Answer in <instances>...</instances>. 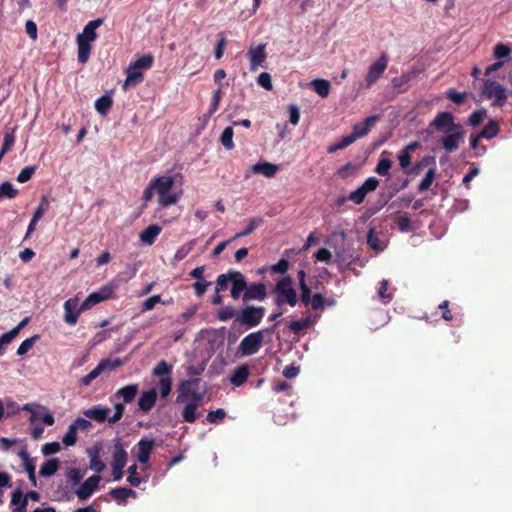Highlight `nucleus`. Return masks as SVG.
Here are the masks:
<instances>
[{
  "label": "nucleus",
  "instance_id": "obj_1",
  "mask_svg": "<svg viewBox=\"0 0 512 512\" xmlns=\"http://www.w3.org/2000/svg\"><path fill=\"white\" fill-rule=\"evenodd\" d=\"M231 283L230 295L234 300H238L246 288V278L235 270H229L227 273L220 274L216 279L215 292L225 291Z\"/></svg>",
  "mask_w": 512,
  "mask_h": 512
},
{
  "label": "nucleus",
  "instance_id": "obj_2",
  "mask_svg": "<svg viewBox=\"0 0 512 512\" xmlns=\"http://www.w3.org/2000/svg\"><path fill=\"white\" fill-rule=\"evenodd\" d=\"M293 281L290 276H285L277 281L272 289V293L276 295L274 303L281 307L288 304L291 307L296 306L298 302L297 292L292 287Z\"/></svg>",
  "mask_w": 512,
  "mask_h": 512
},
{
  "label": "nucleus",
  "instance_id": "obj_3",
  "mask_svg": "<svg viewBox=\"0 0 512 512\" xmlns=\"http://www.w3.org/2000/svg\"><path fill=\"white\" fill-rule=\"evenodd\" d=\"M150 182L159 196L160 206L168 207L177 203L179 199L178 194L171 192L174 185V178L172 176H159L153 178Z\"/></svg>",
  "mask_w": 512,
  "mask_h": 512
},
{
  "label": "nucleus",
  "instance_id": "obj_4",
  "mask_svg": "<svg viewBox=\"0 0 512 512\" xmlns=\"http://www.w3.org/2000/svg\"><path fill=\"white\" fill-rule=\"evenodd\" d=\"M277 324L265 329V331L273 333ZM264 342V330H258L246 335L238 346V353L241 356H251L256 354Z\"/></svg>",
  "mask_w": 512,
  "mask_h": 512
},
{
  "label": "nucleus",
  "instance_id": "obj_5",
  "mask_svg": "<svg viewBox=\"0 0 512 512\" xmlns=\"http://www.w3.org/2000/svg\"><path fill=\"white\" fill-rule=\"evenodd\" d=\"M244 305L237 314L236 321L246 328L258 326L265 315V308L263 306Z\"/></svg>",
  "mask_w": 512,
  "mask_h": 512
},
{
  "label": "nucleus",
  "instance_id": "obj_6",
  "mask_svg": "<svg viewBox=\"0 0 512 512\" xmlns=\"http://www.w3.org/2000/svg\"><path fill=\"white\" fill-rule=\"evenodd\" d=\"M429 165H431L432 167L429 168L425 177L422 179V181L418 185V190L420 192L427 191L431 187V185L435 179V176H436L435 158L433 156H426L420 162H418L413 168H411L410 171H407L408 173H416L417 174L419 172V170L421 169V167L429 166Z\"/></svg>",
  "mask_w": 512,
  "mask_h": 512
},
{
  "label": "nucleus",
  "instance_id": "obj_7",
  "mask_svg": "<svg viewBox=\"0 0 512 512\" xmlns=\"http://www.w3.org/2000/svg\"><path fill=\"white\" fill-rule=\"evenodd\" d=\"M483 94L488 99H494L493 104L502 107L507 100L506 89L496 81L487 80L483 86Z\"/></svg>",
  "mask_w": 512,
  "mask_h": 512
},
{
  "label": "nucleus",
  "instance_id": "obj_8",
  "mask_svg": "<svg viewBox=\"0 0 512 512\" xmlns=\"http://www.w3.org/2000/svg\"><path fill=\"white\" fill-rule=\"evenodd\" d=\"M242 302L247 304L252 300L263 301L267 297V289L264 283H251L246 282V288L242 292Z\"/></svg>",
  "mask_w": 512,
  "mask_h": 512
},
{
  "label": "nucleus",
  "instance_id": "obj_9",
  "mask_svg": "<svg viewBox=\"0 0 512 512\" xmlns=\"http://www.w3.org/2000/svg\"><path fill=\"white\" fill-rule=\"evenodd\" d=\"M114 293L113 286L105 285L99 291L89 294V296L81 303V310H89L93 306L110 299Z\"/></svg>",
  "mask_w": 512,
  "mask_h": 512
},
{
  "label": "nucleus",
  "instance_id": "obj_10",
  "mask_svg": "<svg viewBox=\"0 0 512 512\" xmlns=\"http://www.w3.org/2000/svg\"><path fill=\"white\" fill-rule=\"evenodd\" d=\"M64 322L70 326L76 325L79 316L85 310H81L78 297H71L64 302Z\"/></svg>",
  "mask_w": 512,
  "mask_h": 512
},
{
  "label": "nucleus",
  "instance_id": "obj_11",
  "mask_svg": "<svg viewBox=\"0 0 512 512\" xmlns=\"http://www.w3.org/2000/svg\"><path fill=\"white\" fill-rule=\"evenodd\" d=\"M388 64V56L382 54L375 62H373L367 72L366 81L368 85L375 83L384 73Z\"/></svg>",
  "mask_w": 512,
  "mask_h": 512
},
{
  "label": "nucleus",
  "instance_id": "obj_12",
  "mask_svg": "<svg viewBox=\"0 0 512 512\" xmlns=\"http://www.w3.org/2000/svg\"><path fill=\"white\" fill-rule=\"evenodd\" d=\"M100 481L101 476L99 475H92L87 478L75 492L78 499L80 501L88 499L98 489Z\"/></svg>",
  "mask_w": 512,
  "mask_h": 512
},
{
  "label": "nucleus",
  "instance_id": "obj_13",
  "mask_svg": "<svg viewBox=\"0 0 512 512\" xmlns=\"http://www.w3.org/2000/svg\"><path fill=\"white\" fill-rule=\"evenodd\" d=\"M103 24L102 18H97L92 21H89L82 33L78 34L76 37V42H84L86 44H90L97 38L96 29Z\"/></svg>",
  "mask_w": 512,
  "mask_h": 512
},
{
  "label": "nucleus",
  "instance_id": "obj_14",
  "mask_svg": "<svg viewBox=\"0 0 512 512\" xmlns=\"http://www.w3.org/2000/svg\"><path fill=\"white\" fill-rule=\"evenodd\" d=\"M369 130H354V132L348 136L343 137L341 140L331 144L327 147L328 153H334L340 149H344L347 146L354 143L358 138H361L365 135H367Z\"/></svg>",
  "mask_w": 512,
  "mask_h": 512
},
{
  "label": "nucleus",
  "instance_id": "obj_15",
  "mask_svg": "<svg viewBox=\"0 0 512 512\" xmlns=\"http://www.w3.org/2000/svg\"><path fill=\"white\" fill-rule=\"evenodd\" d=\"M155 446V440L151 438H142L137 443V459L141 464H148L151 452Z\"/></svg>",
  "mask_w": 512,
  "mask_h": 512
},
{
  "label": "nucleus",
  "instance_id": "obj_16",
  "mask_svg": "<svg viewBox=\"0 0 512 512\" xmlns=\"http://www.w3.org/2000/svg\"><path fill=\"white\" fill-rule=\"evenodd\" d=\"M200 383V378H191L181 381L179 384L176 401L178 403L186 401L188 399V393H191L193 390H197Z\"/></svg>",
  "mask_w": 512,
  "mask_h": 512
},
{
  "label": "nucleus",
  "instance_id": "obj_17",
  "mask_svg": "<svg viewBox=\"0 0 512 512\" xmlns=\"http://www.w3.org/2000/svg\"><path fill=\"white\" fill-rule=\"evenodd\" d=\"M428 128H461V125H456L453 114L445 111L438 113Z\"/></svg>",
  "mask_w": 512,
  "mask_h": 512
},
{
  "label": "nucleus",
  "instance_id": "obj_18",
  "mask_svg": "<svg viewBox=\"0 0 512 512\" xmlns=\"http://www.w3.org/2000/svg\"><path fill=\"white\" fill-rule=\"evenodd\" d=\"M29 322V318H24L16 327L0 336V356L4 354L5 346L10 344L16 338L20 330L25 327Z\"/></svg>",
  "mask_w": 512,
  "mask_h": 512
},
{
  "label": "nucleus",
  "instance_id": "obj_19",
  "mask_svg": "<svg viewBox=\"0 0 512 512\" xmlns=\"http://www.w3.org/2000/svg\"><path fill=\"white\" fill-rule=\"evenodd\" d=\"M311 293L312 292L310 288L308 289V295L304 300L302 298V294L300 295V300L302 304L305 307H311V309L314 311L323 309L325 306L326 298L320 293H316L313 296L311 295Z\"/></svg>",
  "mask_w": 512,
  "mask_h": 512
},
{
  "label": "nucleus",
  "instance_id": "obj_20",
  "mask_svg": "<svg viewBox=\"0 0 512 512\" xmlns=\"http://www.w3.org/2000/svg\"><path fill=\"white\" fill-rule=\"evenodd\" d=\"M157 392L155 388L144 391L138 399L139 409L143 412H149L156 403Z\"/></svg>",
  "mask_w": 512,
  "mask_h": 512
},
{
  "label": "nucleus",
  "instance_id": "obj_21",
  "mask_svg": "<svg viewBox=\"0 0 512 512\" xmlns=\"http://www.w3.org/2000/svg\"><path fill=\"white\" fill-rule=\"evenodd\" d=\"M110 409L108 407H102L100 405L93 406L83 412V414L98 423H103L106 420L108 421V414Z\"/></svg>",
  "mask_w": 512,
  "mask_h": 512
},
{
  "label": "nucleus",
  "instance_id": "obj_22",
  "mask_svg": "<svg viewBox=\"0 0 512 512\" xmlns=\"http://www.w3.org/2000/svg\"><path fill=\"white\" fill-rule=\"evenodd\" d=\"M128 459V454L124 449L120 440L114 444V451L112 455L111 466L125 467Z\"/></svg>",
  "mask_w": 512,
  "mask_h": 512
},
{
  "label": "nucleus",
  "instance_id": "obj_23",
  "mask_svg": "<svg viewBox=\"0 0 512 512\" xmlns=\"http://www.w3.org/2000/svg\"><path fill=\"white\" fill-rule=\"evenodd\" d=\"M139 385L138 384H129L120 389H118L113 397L114 398H122L124 403H130L134 400L136 395L138 394Z\"/></svg>",
  "mask_w": 512,
  "mask_h": 512
},
{
  "label": "nucleus",
  "instance_id": "obj_24",
  "mask_svg": "<svg viewBox=\"0 0 512 512\" xmlns=\"http://www.w3.org/2000/svg\"><path fill=\"white\" fill-rule=\"evenodd\" d=\"M10 505L13 507L12 512H26L28 501L20 489H16L11 494Z\"/></svg>",
  "mask_w": 512,
  "mask_h": 512
},
{
  "label": "nucleus",
  "instance_id": "obj_25",
  "mask_svg": "<svg viewBox=\"0 0 512 512\" xmlns=\"http://www.w3.org/2000/svg\"><path fill=\"white\" fill-rule=\"evenodd\" d=\"M250 375V370L248 365L242 364L238 366L230 376V382L235 386L239 387L243 385Z\"/></svg>",
  "mask_w": 512,
  "mask_h": 512
},
{
  "label": "nucleus",
  "instance_id": "obj_26",
  "mask_svg": "<svg viewBox=\"0 0 512 512\" xmlns=\"http://www.w3.org/2000/svg\"><path fill=\"white\" fill-rule=\"evenodd\" d=\"M463 138H464V131L463 132L457 131L456 133L448 134L442 138L443 148L447 152H452L459 147V144L461 141H463Z\"/></svg>",
  "mask_w": 512,
  "mask_h": 512
},
{
  "label": "nucleus",
  "instance_id": "obj_27",
  "mask_svg": "<svg viewBox=\"0 0 512 512\" xmlns=\"http://www.w3.org/2000/svg\"><path fill=\"white\" fill-rule=\"evenodd\" d=\"M143 73L140 69H136L134 66L129 64L126 69V79L124 82V89L130 86H135L143 81Z\"/></svg>",
  "mask_w": 512,
  "mask_h": 512
},
{
  "label": "nucleus",
  "instance_id": "obj_28",
  "mask_svg": "<svg viewBox=\"0 0 512 512\" xmlns=\"http://www.w3.org/2000/svg\"><path fill=\"white\" fill-rule=\"evenodd\" d=\"M248 55L250 58V66L251 70H256V68L264 62L266 58L265 46L259 45L255 48H252L248 51Z\"/></svg>",
  "mask_w": 512,
  "mask_h": 512
},
{
  "label": "nucleus",
  "instance_id": "obj_29",
  "mask_svg": "<svg viewBox=\"0 0 512 512\" xmlns=\"http://www.w3.org/2000/svg\"><path fill=\"white\" fill-rule=\"evenodd\" d=\"M254 174H262L266 177H273L278 171V166L269 162H258L251 168Z\"/></svg>",
  "mask_w": 512,
  "mask_h": 512
},
{
  "label": "nucleus",
  "instance_id": "obj_30",
  "mask_svg": "<svg viewBox=\"0 0 512 512\" xmlns=\"http://www.w3.org/2000/svg\"><path fill=\"white\" fill-rule=\"evenodd\" d=\"M162 229L157 224L149 225L146 229H144L140 234V240L148 245H152L158 235L161 233Z\"/></svg>",
  "mask_w": 512,
  "mask_h": 512
},
{
  "label": "nucleus",
  "instance_id": "obj_31",
  "mask_svg": "<svg viewBox=\"0 0 512 512\" xmlns=\"http://www.w3.org/2000/svg\"><path fill=\"white\" fill-rule=\"evenodd\" d=\"M60 461L57 458L46 460L40 467L39 474L42 477L53 476L59 469Z\"/></svg>",
  "mask_w": 512,
  "mask_h": 512
},
{
  "label": "nucleus",
  "instance_id": "obj_32",
  "mask_svg": "<svg viewBox=\"0 0 512 512\" xmlns=\"http://www.w3.org/2000/svg\"><path fill=\"white\" fill-rule=\"evenodd\" d=\"M109 494L113 499L119 502L126 501L129 497L135 498L137 496L136 492L130 488L126 487H118L112 489Z\"/></svg>",
  "mask_w": 512,
  "mask_h": 512
},
{
  "label": "nucleus",
  "instance_id": "obj_33",
  "mask_svg": "<svg viewBox=\"0 0 512 512\" xmlns=\"http://www.w3.org/2000/svg\"><path fill=\"white\" fill-rule=\"evenodd\" d=\"M127 362V359H120V358H115V359H103L101 360L99 363H98V367H102L101 368V372H111L113 370H115L116 368L126 364Z\"/></svg>",
  "mask_w": 512,
  "mask_h": 512
},
{
  "label": "nucleus",
  "instance_id": "obj_34",
  "mask_svg": "<svg viewBox=\"0 0 512 512\" xmlns=\"http://www.w3.org/2000/svg\"><path fill=\"white\" fill-rule=\"evenodd\" d=\"M263 222H264L263 219L260 217H255V218L250 219L246 228L244 230H242L241 232L236 233L231 238V240H236L238 238L250 235L256 228L261 226L263 224Z\"/></svg>",
  "mask_w": 512,
  "mask_h": 512
},
{
  "label": "nucleus",
  "instance_id": "obj_35",
  "mask_svg": "<svg viewBox=\"0 0 512 512\" xmlns=\"http://www.w3.org/2000/svg\"><path fill=\"white\" fill-rule=\"evenodd\" d=\"M314 91L321 97H327L330 91V82L325 79H315L311 82Z\"/></svg>",
  "mask_w": 512,
  "mask_h": 512
},
{
  "label": "nucleus",
  "instance_id": "obj_36",
  "mask_svg": "<svg viewBox=\"0 0 512 512\" xmlns=\"http://www.w3.org/2000/svg\"><path fill=\"white\" fill-rule=\"evenodd\" d=\"M154 62V57L152 54H145L141 57H138L136 60L131 61L130 64L134 66L136 69L147 70L152 67Z\"/></svg>",
  "mask_w": 512,
  "mask_h": 512
},
{
  "label": "nucleus",
  "instance_id": "obj_37",
  "mask_svg": "<svg viewBox=\"0 0 512 512\" xmlns=\"http://www.w3.org/2000/svg\"><path fill=\"white\" fill-rule=\"evenodd\" d=\"M312 323V320L310 317H306L301 320H293L290 321L288 324V328L294 333V334H300L302 331L310 327Z\"/></svg>",
  "mask_w": 512,
  "mask_h": 512
},
{
  "label": "nucleus",
  "instance_id": "obj_38",
  "mask_svg": "<svg viewBox=\"0 0 512 512\" xmlns=\"http://www.w3.org/2000/svg\"><path fill=\"white\" fill-rule=\"evenodd\" d=\"M198 407L195 403H187L182 412V418L187 423H194L198 417Z\"/></svg>",
  "mask_w": 512,
  "mask_h": 512
},
{
  "label": "nucleus",
  "instance_id": "obj_39",
  "mask_svg": "<svg viewBox=\"0 0 512 512\" xmlns=\"http://www.w3.org/2000/svg\"><path fill=\"white\" fill-rule=\"evenodd\" d=\"M111 106L112 98L108 95L99 97L95 102L96 110L102 115H105L110 110Z\"/></svg>",
  "mask_w": 512,
  "mask_h": 512
},
{
  "label": "nucleus",
  "instance_id": "obj_40",
  "mask_svg": "<svg viewBox=\"0 0 512 512\" xmlns=\"http://www.w3.org/2000/svg\"><path fill=\"white\" fill-rule=\"evenodd\" d=\"M90 469L96 473H101L105 469V463L99 457V450L90 452Z\"/></svg>",
  "mask_w": 512,
  "mask_h": 512
},
{
  "label": "nucleus",
  "instance_id": "obj_41",
  "mask_svg": "<svg viewBox=\"0 0 512 512\" xmlns=\"http://www.w3.org/2000/svg\"><path fill=\"white\" fill-rule=\"evenodd\" d=\"M153 374L162 377H171L172 366L169 365L165 360H161L153 368Z\"/></svg>",
  "mask_w": 512,
  "mask_h": 512
},
{
  "label": "nucleus",
  "instance_id": "obj_42",
  "mask_svg": "<svg viewBox=\"0 0 512 512\" xmlns=\"http://www.w3.org/2000/svg\"><path fill=\"white\" fill-rule=\"evenodd\" d=\"M499 130H481V133L478 136H471L470 145L473 149H478L479 140L481 138L491 139L494 138L498 134Z\"/></svg>",
  "mask_w": 512,
  "mask_h": 512
},
{
  "label": "nucleus",
  "instance_id": "obj_43",
  "mask_svg": "<svg viewBox=\"0 0 512 512\" xmlns=\"http://www.w3.org/2000/svg\"><path fill=\"white\" fill-rule=\"evenodd\" d=\"M367 244L369 247L377 252L383 251L384 245L379 240V238L376 236L375 231L373 228L369 229L367 233Z\"/></svg>",
  "mask_w": 512,
  "mask_h": 512
},
{
  "label": "nucleus",
  "instance_id": "obj_44",
  "mask_svg": "<svg viewBox=\"0 0 512 512\" xmlns=\"http://www.w3.org/2000/svg\"><path fill=\"white\" fill-rule=\"evenodd\" d=\"M39 335H33L30 338L25 339L18 347L17 349V355L23 356L25 355L33 346L34 344L39 340Z\"/></svg>",
  "mask_w": 512,
  "mask_h": 512
},
{
  "label": "nucleus",
  "instance_id": "obj_45",
  "mask_svg": "<svg viewBox=\"0 0 512 512\" xmlns=\"http://www.w3.org/2000/svg\"><path fill=\"white\" fill-rule=\"evenodd\" d=\"M395 223L397 225V228L401 232H411L413 231V225L411 219L406 215H399L395 219Z\"/></svg>",
  "mask_w": 512,
  "mask_h": 512
},
{
  "label": "nucleus",
  "instance_id": "obj_46",
  "mask_svg": "<svg viewBox=\"0 0 512 512\" xmlns=\"http://www.w3.org/2000/svg\"><path fill=\"white\" fill-rule=\"evenodd\" d=\"M18 194V190L14 188V186L6 181V182H3L1 185H0V199L1 198H8V199H12V198H15Z\"/></svg>",
  "mask_w": 512,
  "mask_h": 512
},
{
  "label": "nucleus",
  "instance_id": "obj_47",
  "mask_svg": "<svg viewBox=\"0 0 512 512\" xmlns=\"http://www.w3.org/2000/svg\"><path fill=\"white\" fill-rule=\"evenodd\" d=\"M158 388L160 391V396L162 398H166L172 389V377H162L159 379Z\"/></svg>",
  "mask_w": 512,
  "mask_h": 512
},
{
  "label": "nucleus",
  "instance_id": "obj_48",
  "mask_svg": "<svg viewBox=\"0 0 512 512\" xmlns=\"http://www.w3.org/2000/svg\"><path fill=\"white\" fill-rule=\"evenodd\" d=\"M78 46V61L82 64L86 63L89 59L91 52V45L84 42H77Z\"/></svg>",
  "mask_w": 512,
  "mask_h": 512
},
{
  "label": "nucleus",
  "instance_id": "obj_49",
  "mask_svg": "<svg viewBox=\"0 0 512 512\" xmlns=\"http://www.w3.org/2000/svg\"><path fill=\"white\" fill-rule=\"evenodd\" d=\"M196 244V240L193 239L187 243H185L184 245H182L175 253V259L176 260H182L184 259L194 248Z\"/></svg>",
  "mask_w": 512,
  "mask_h": 512
},
{
  "label": "nucleus",
  "instance_id": "obj_50",
  "mask_svg": "<svg viewBox=\"0 0 512 512\" xmlns=\"http://www.w3.org/2000/svg\"><path fill=\"white\" fill-rule=\"evenodd\" d=\"M486 116L487 112L485 109L476 110L469 116L468 124L473 127H476L482 123Z\"/></svg>",
  "mask_w": 512,
  "mask_h": 512
},
{
  "label": "nucleus",
  "instance_id": "obj_51",
  "mask_svg": "<svg viewBox=\"0 0 512 512\" xmlns=\"http://www.w3.org/2000/svg\"><path fill=\"white\" fill-rule=\"evenodd\" d=\"M101 368L102 367H98L97 365L91 372L80 378L79 384L81 386H89L93 380H95L98 376L102 374Z\"/></svg>",
  "mask_w": 512,
  "mask_h": 512
},
{
  "label": "nucleus",
  "instance_id": "obj_52",
  "mask_svg": "<svg viewBox=\"0 0 512 512\" xmlns=\"http://www.w3.org/2000/svg\"><path fill=\"white\" fill-rule=\"evenodd\" d=\"M101 368L102 367H98L97 365L91 372L80 378L79 384L81 386H89L93 380H95L98 376L102 374Z\"/></svg>",
  "mask_w": 512,
  "mask_h": 512
},
{
  "label": "nucleus",
  "instance_id": "obj_53",
  "mask_svg": "<svg viewBox=\"0 0 512 512\" xmlns=\"http://www.w3.org/2000/svg\"><path fill=\"white\" fill-rule=\"evenodd\" d=\"M158 303L166 304L165 301H162L160 295H153V296L149 297L142 303L141 312L144 313V312L152 310L155 307V305Z\"/></svg>",
  "mask_w": 512,
  "mask_h": 512
},
{
  "label": "nucleus",
  "instance_id": "obj_54",
  "mask_svg": "<svg viewBox=\"0 0 512 512\" xmlns=\"http://www.w3.org/2000/svg\"><path fill=\"white\" fill-rule=\"evenodd\" d=\"M76 440H77L76 426L75 425H70L68 427L67 432L65 433V435L62 438V442L66 446H72V445H74L76 443Z\"/></svg>",
  "mask_w": 512,
  "mask_h": 512
},
{
  "label": "nucleus",
  "instance_id": "obj_55",
  "mask_svg": "<svg viewBox=\"0 0 512 512\" xmlns=\"http://www.w3.org/2000/svg\"><path fill=\"white\" fill-rule=\"evenodd\" d=\"M226 417V412L224 409L222 408H218L214 411H210L207 416H206V420L209 422V423H212V424H217L219 423L220 421H222L224 418Z\"/></svg>",
  "mask_w": 512,
  "mask_h": 512
},
{
  "label": "nucleus",
  "instance_id": "obj_56",
  "mask_svg": "<svg viewBox=\"0 0 512 512\" xmlns=\"http://www.w3.org/2000/svg\"><path fill=\"white\" fill-rule=\"evenodd\" d=\"M141 478L137 474V465L133 464L128 468L127 482L134 487H138L141 484Z\"/></svg>",
  "mask_w": 512,
  "mask_h": 512
},
{
  "label": "nucleus",
  "instance_id": "obj_57",
  "mask_svg": "<svg viewBox=\"0 0 512 512\" xmlns=\"http://www.w3.org/2000/svg\"><path fill=\"white\" fill-rule=\"evenodd\" d=\"M391 165H392L391 160H389L387 158H382L379 160V162L376 166L375 172L381 176H388Z\"/></svg>",
  "mask_w": 512,
  "mask_h": 512
},
{
  "label": "nucleus",
  "instance_id": "obj_58",
  "mask_svg": "<svg viewBox=\"0 0 512 512\" xmlns=\"http://www.w3.org/2000/svg\"><path fill=\"white\" fill-rule=\"evenodd\" d=\"M297 279L299 283V289L304 300L308 295V289H310V287L306 283V272L304 270H299L297 272Z\"/></svg>",
  "mask_w": 512,
  "mask_h": 512
},
{
  "label": "nucleus",
  "instance_id": "obj_59",
  "mask_svg": "<svg viewBox=\"0 0 512 512\" xmlns=\"http://www.w3.org/2000/svg\"><path fill=\"white\" fill-rule=\"evenodd\" d=\"M226 45V39L223 33H219L217 35V44L214 49V56L217 60L221 59L224 54V49Z\"/></svg>",
  "mask_w": 512,
  "mask_h": 512
},
{
  "label": "nucleus",
  "instance_id": "obj_60",
  "mask_svg": "<svg viewBox=\"0 0 512 512\" xmlns=\"http://www.w3.org/2000/svg\"><path fill=\"white\" fill-rule=\"evenodd\" d=\"M35 170H36L35 166H26L18 174L17 181L20 183L28 182L32 178L33 174L35 173Z\"/></svg>",
  "mask_w": 512,
  "mask_h": 512
},
{
  "label": "nucleus",
  "instance_id": "obj_61",
  "mask_svg": "<svg viewBox=\"0 0 512 512\" xmlns=\"http://www.w3.org/2000/svg\"><path fill=\"white\" fill-rule=\"evenodd\" d=\"M235 316L237 317L236 311L231 306L223 307L217 313V318L220 321H227Z\"/></svg>",
  "mask_w": 512,
  "mask_h": 512
},
{
  "label": "nucleus",
  "instance_id": "obj_62",
  "mask_svg": "<svg viewBox=\"0 0 512 512\" xmlns=\"http://www.w3.org/2000/svg\"><path fill=\"white\" fill-rule=\"evenodd\" d=\"M510 53H511V49L503 43H498L494 47V57L497 59L508 58Z\"/></svg>",
  "mask_w": 512,
  "mask_h": 512
},
{
  "label": "nucleus",
  "instance_id": "obj_63",
  "mask_svg": "<svg viewBox=\"0 0 512 512\" xmlns=\"http://www.w3.org/2000/svg\"><path fill=\"white\" fill-rule=\"evenodd\" d=\"M446 96L455 104H461L466 99L467 94L464 92H458L455 89H449L446 92Z\"/></svg>",
  "mask_w": 512,
  "mask_h": 512
},
{
  "label": "nucleus",
  "instance_id": "obj_64",
  "mask_svg": "<svg viewBox=\"0 0 512 512\" xmlns=\"http://www.w3.org/2000/svg\"><path fill=\"white\" fill-rule=\"evenodd\" d=\"M210 285H211V282H209L205 279H202V280H196V282L193 283L192 287L194 288L195 294L198 297H201L206 293V291Z\"/></svg>",
  "mask_w": 512,
  "mask_h": 512
}]
</instances>
